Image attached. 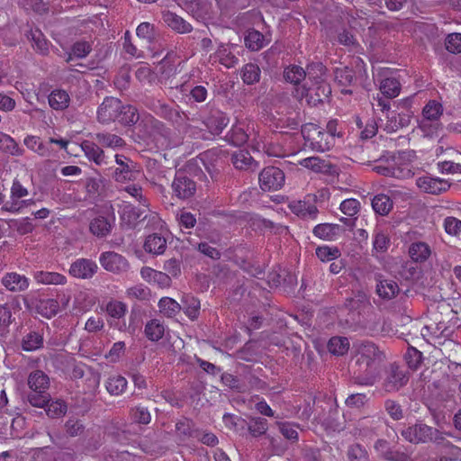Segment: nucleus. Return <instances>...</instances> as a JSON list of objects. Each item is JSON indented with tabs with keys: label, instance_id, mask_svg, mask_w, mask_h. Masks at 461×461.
I'll use <instances>...</instances> for the list:
<instances>
[{
	"label": "nucleus",
	"instance_id": "nucleus-35",
	"mask_svg": "<svg viewBox=\"0 0 461 461\" xmlns=\"http://www.w3.org/2000/svg\"><path fill=\"white\" fill-rule=\"evenodd\" d=\"M143 214L144 212L140 209L131 204H127L124 205L122 210L121 218L122 221H127L128 224L133 225L137 221L145 219L146 215Z\"/></svg>",
	"mask_w": 461,
	"mask_h": 461
},
{
	"label": "nucleus",
	"instance_id": "nucleus-46",
	"mask_svg": "<svg viewBox=\"0 0 461 461\" xmlns=\"http://www.w3.org/2000/svg\"><path fill=\"white\" fill-rule=\"evenodd\" d=\"M268 429V422L266 419L256 417L251 418L248 422V430L252 437L264 435Z\"/></svg>",
	"mask_w": 461,
	"mask_h": 461
},
{
	"label": "nucleus",
	"instance_id": "nucleus-39",
	"mask_svg": "<svg viewBox=\"0 0 461 461\" xmlns=\"http://www.w3.org/2000/svg\"><path fill=\"white\" fill-rule=\"evenodd\" d=\"M28 39L32 41V48L36 51L41 54H45L48 51L49 47L47 40L40 30H31L28 34Z\"/></svg>",
	"mask_w": 461,
	"mask_h": 461
},
{
	"label": "nucleus",
	"instance_id": "nucleus-31",
	"mask_svg": "<svg viewBox=\"0 0 461 461\" xmlns=\"http://www.w3.org/2000/svg\"><path fill=\"white\" fill-rule=\"evenodd\" d=\"M49 382L48 375L41 370L32 372L28 377V385L32 391H46Z\"/></svg>",
	"mask_w": 461,
	"mask_h": 461
},
{
	"label": "nucleus",
	"instance_id": "nucleus-64",
	"mask_svg": "<svg viewBox=\"0 0 461 461\" xmlns=\"http://www.w3.org/2000/svg\"><path fill=\"white\" fill-rule=\"evenodd\" d=\"M389 245L388 237L381 232L377 231L375 235L373 241V252L374 253H384L387 250Z\"/></svg>",
	"mask_w": 461,
	"mask_h": 461
},
{
	"label": "nucleus",
	"instance_id": "nucleus-50",
	"mask_svg": "<svg viewBox=\"0 0 461 461\" xmlns=\"http://www.w3.org/2000/svg\"><path fill=\"white\" fill-rule=\"evenodd\" d=\"M284 77L287 82L297 85L305 79V69L296 65L290 66L285 69Z\"/></svg>",
	"mask_w": 461,
	"mask_h": 461
},
{
	"label": "nucleus",
	"instance_id": "nucleus-12",
	"mask_svg": "<svg viewBox=\"0 0 461 461\" xmlns=\"http://www.w3.org/2000/svg\"><path fill=\"white\" fill-rule=\"evenodd\" d=\"M325 72L326 68L321 63H312L305 69V78L311 80L313 85H318L317 90H321L322 95L328 96L331 91L330 86L324 82Z\"/></svg>",
	"mask_w": 461,
	"mask_h": 461
},
{
	"label": "nucleus",
	"instance_id": "nucleus-47",
	"mask_svg": "<svg viewBox=\"0 0 461 461\" xmlns=\"http://www.w3.org/2000/svg\"><path fill=\"white\" fill-rule=\"evenodd\" d=\"M183 305H184V312L191 319L195 320L198 318L200 313V301L190 295H186L184 297L183 300Z\"/></svg>",
	"mask_w": 461,
	"mask_h": 461
},
{
	"label": "nucleus",
	"instance_id": "nucleus-30",
	"mask_svg": "<svg viewBox=\"0 0 461 461\" xmlns=\"http://www.w3.org/2000/svg\"><path fill=\"white\" fill-rule=\"evenodd\" d=\"M140 115L137 108L132 105H124L120 109L117 121L124 126H131L138 122Z\"/></svg>",
	"mask_w": 461,
	"mask_h": 461
},
{
	"label": "nucleus",
	"instance_id": "nucleus-25",
	"mask_svg": "<svg viewBox=\"0 0 461 461\" xmlns=\"http://www.w3.org/2000/svg\"><path fill=\"white\" fill-rule=\"evenodd\" d=\"M231 162L237 169L248 170L254 169L257 162L254 161L250 154L246 150H239L231 155Z\"/></svg>",
	"mask_w": 461,
	"mask_h": 461
},
{
	"label": "nucleus",
	"instance_id": "nucleus-54",
	"mask_svg": "<svg viewBox=\"0 0 461 461\" xmlns=\"http://www.w3.org/2000/svg\"><path fill=\"white\" fill-rule=\"evenodd\" d=\"M355 79L354 71L348 68H337L335 70V80L342 86H350Z\"/></svg>",
	"mask_w": 461,
	"mask_h": 461
},
{
	"label": "nucleus",
	"instance_id": "nucleus-43",
	"mask_svg": "<svg viewBox=\"0 0 461 461\" xmlns=\"http://www.w3.org/2000/svg\"><path fill=\"white\" fill-rule=\"evenodd\" d=\"M144 331L149 340L158 341L164 336L165 328L158 320H151L146 324Z\"/></svg>",
	"mask_w": 461,
	"mask_h": 461
},
{
	"label": "nucleus",
	"instance_id": "nucleus-27",
	"mask_svg": "<svg viewBox=\"0 0 461 461\" xmlns=\"http://www.w3.org/2000/svg\"><path fill=\"white\" fill-rule=\"evenodd\" d=\"M214 56L221 65L228 68H234L239 61L238 58L230 50V47L225 44H221L218 47Z\"/></svg>",
	"mask_w": 461,
	"mask_h": 461
},
{
	"label": "nucleus",
	"instance_id": "nucleus-44",
	"mask_svg": "<svg viewBox=\"0 0 461 461\" xmlns=\"http://www.w3.org/2000/svg\"><path fill=\"white\" fill-rule=\"evenodd\" d=\"M24 145L32 149V151L38 153L40 156L48 157L50 156V149L46 144H44L39 137L36 136H27L24 139Z\"/></svg>",
	"mask_w": 461,
	"mask_h": 461
},
{
	"label": "nucleus",
	"instance_id": "nucleus-36",
	"mask_svg": "<svg viewBox=\"0 0 461 461\" xmlns=\"http://www.w3.org/2000/svg\"><path fill=\"white\" fill-rule=\"evenodd\" d=\"M43 345L42 336L36 331H30L22 340V348L25 351H33L39 349Z\"/></svg>",
	"mask_w": 461,
	"mask_h": 461
},
{
	"label": "nucleus",
	"instance_id": "nucleus-4",
	"mask_svg": "<svg viewBox=\"0 0 461 461\" xmlns=\"http://www.w3.org/2000/svg\"><path fill=\"white\" fill-rule=\"evenodd\" d=\"M447 434L442 433L425 424L415 425L409 429L408 435L405 437L411 442H427L433 441L436 444H442Z\"/></svg>",
	"mask_w": 461,
	"mask_h": 461
},
{
	"label": "nucleus",
	"instance_id": "nucleus-24",
	"mask_svg": "<svg viewBox=\"0 0 461 461\" xmlns=\"http://www.w3.org/2000/svg\"><path fill=\"white\" fill-rule=\"evenodd\" d=\"M95 140L104 148L122 149L126 146V142L122 137L110 132L96 133Z\"/></svg>",
	"mask_w": 461,
	"mask_h": 461
},
{
	"label": "nucleus",
	"instance_id": "nucleus-9",
	"mask_svg": "<svg viewBox=\"0 0 461 461\" xmlns=\"http://www.w3.org/2000/svg\"><path fill=\"white\" fill-rule=\"evenodd\" d=\"M122 108L121 100L115 97H106L97 110L98 122L108 124L117 121L120 109Z\"/></svg>",
	"mask_w": 461,
	"mask_h": 461
},
{
	"label": "nucleus",
	"instance_id": "nucleus-34",
	"mask_svg": "<svg viewBox=\"0 0 461 461\" xmlns=\"http://www.w3.org/2000/svg\"><path fill=\"white\" fill-rule=\"evenodd\" d=\"M399 286L393 280H382L376 285L377 294L384 299H392L399 292Z\"/></svg>",
	"mask_w": 461,
	"mask_h": 461
},
{
	"label": "nucleus",
	"instance_id": "nucleus-48",
	"mask_svg": "<svg viewBox=\"0 0 461 461\" xmlns=\"http://www.w3.org/2000/svg\"><path fill=\"white\" fill-rule=\"evenodd\" d=\"M59 305L58 301L54 299L41 300L37 304L38 312L47 318H51L59 312Z\"/></svg>",
	"mask_w": 461,
	"mask_h": 461
},
{
	"label": "nucleus",
	"instance_id": "nucleus-63",
	"mask_svg": "<svg viewBox=\"0 0 461 461\" xmlns=\"http://www.w3.org/2000/svg\"><path fill=\"white\" fill-rule=\"evenodd\" d=\"M92 50V46L88 41H80L73 44L71 54L78 59L86 57Z\"/></svg>",
	"mask_w": 461,
	"mask_h": 461
},
{
	"label": "nucleus",
	"instance_id": "nucleus-19",
	"mask_svg": "<svg viewBox=\"0 0 461 461\" xmlns=\"http://www.w3.org/2000/svg\"><path fill=\"white\" fill-rule=\"evenodd\" d=\"M112 228V221L104 216L94 218L89 224L91 233L100 238L107 236L111 232Z\"/></svg>",
	"mask_w": 461,
	"mask_h": 461
},
{
	"label": "nucleus",
	"instance_id": "nucleus-21",
	"mask_svg": "<svg viewBox=\"0 0 461 461\" xmlns=\"http://www.w3.org/2000/svg\"><path fill=\"white\" fill-rule=\"evenodd\" d=\"M228 122L229 119L225 114L216 111L206 119L205 125L210 132L218 135L227 126Z\"/></svg>",
	"mask_w": 461,
	"mask_h": 461
},
{
	"label": "nucleus",
	"instance_id": "nucleus-2",
	"mask_svg": "<svg viewBox=\"0 0 461 461\" xmlns=\"http://www.w3.org/2000/svg\"><path fill=\"white\" fill-rule=\"evenodd\" d=\"M302 134L307 145L317 152L328 151L335 145L331 134L314 123L304 124L302 127Z\"/></svg>",
	"mask_w": 461,
	"mask_h": 461
},
{
	"label": "nucleus",
	"instance_id": "nucleus-55",
	"mask_svg": "<svg viewBox=\"0 0 461 461\" xmlns=\"http://www.w3.org/2000/svg\"><path fill=\"white\" fill-rule=\"evenodd\" d=\"M340 255V250L337 247L321 246L316 249V256L323 262L337 259Z\"/></svg>",
	"mask_w": 461,
	"mask_h": 461
},
{
	"label": "nucleus",
	"instance_id": "nucleus-8",
	"mask_svg": "<svg viewBox=\"0 0 461 461\" xmlns=\"http://www.w3.org/2000/svg\"><path fill=\"white\" fill-rule=\"evenodd\" d=\"M99 262L106 271L113 274H122L130 268L128 260L114 251L103 252L100 255Z\"/></svg>",
	"mask_w": 461,
	"mask_h": 461
},
{
	"label": "nucleus",
	"instance_id": "nucleus-16",
	"mask_svg": "<svg viewBox=\"0 0 461 461\" xmlns=\"http://www.w3.org/2000/svg\"><path fill=\"white\" fill-rule=\"evenodd\" d=\"M81 149L84 151L85 156L95 165L102 167L109 164L104 151L98 144L90 140H84L81 143Z\"/></svg>",
	"mask_w": 461,
	"mask_h": 461
},
{
	"label": "nucleus",
	"instance_id": "nucleus-22",
	"mask_svg": "<svg viewBox=\"0 0 461 461\" xmlns=\"http://www.w3.org/2000/svg\"><path fill=\"white\" fill-rule=\"evenodd\" d=\"M48 101L52 109L63 111L68 107L70 97L65 90L55 89L50 94Z\"/></svg>",
	"mask_w": 461,
	"mask_h": 461
},
{
	"label": "nucleus",
	"instance_id": "nucleus-45",
	"mask_svg": "<svg viewBox=\"0 0 461 461\" xmlns=\"http://www.w3.org/2000/svg\"><path fill=\"white\" fill-rule=\"evenodd\" d=\"M443 113V107L440 103L432 100L429 101L422 110V115L425 120L438 121Z\"/></svg>",
	"mask_w": 461,
	"mask_h": 461
},
{
	"label": "nucleus",
	"instance_id": "nucleus-40",
	"mask_svg": "<svg viewBox=\"0 0 461 461\" xmlns=\"http://www.w3.org/2000/svg\"><path fill=\"white\" fill-rule=\"evenodd\" d=\"M22 198H14L13 197V194L11 193L10 200L7 201L3 206L2 211H5L12 213H18L23 208L32 205L34 203V201L32 199L21 200Z\"/></svg>",
	"mask_w": 461,
	"mask_h": 461
},
{
	"label": "nucleus",
	"instance_id": "nucleus-38",
	"mask_svg": "<svg viewBox=\"0 0 461 461\" xmlns=\"http://www.w3.org/2000/svg\"><path fill=\"white\" fill-rule=\"evenodd\" d=\"M260 68L257 64L248 63L241 70V77L245 84L252 85L260 79Z\"/></svg>",
	"mask_w": 461,
	"mask_h": 461
},
{
	"label": "nucleus",
	"instance_id": "nucleus-13",
	"mask_svg": "<svg viewBox=\"0 0 461 461\" xmlns=\"http://www.w3.org/2000/svg\"><path fill=\"white\" fill-rule=\"evenodd\" d=\"M416 185L421 191L431 194L446 192L450 186V183L446 179L428 176L419 177Z\"/></svg>",
	"mask_w": 461,
	"mask_h": 461
},
{
	"label": "nucleus",
	"instance_id": "nucleus-14",
	"mask_svg": "<svg viewBox=\"0 0 461 461\" xmlns=\"http://www.w3.org/2000/svg\"><path fill=\"white\" fill-rule=\"evenodd\" d=\"M2 285L12 293H21L28 289L29 279L16 272L5 273L1 279Z\"/></svg>",
	"mask_w": 461,
	"mask_h": 461
},
{
	"label": "nucleus",
	"instance_id": "nucleus-32",
	"mask_svg": "<svg viewBox=\"0 0 461 461\" xmlns=\"http://www.w3.org/2000/svg\"><path fill=\"white\" fill-rule=\"evenodd\" d=\"M374 211L380 215H387L393 208V201L384 194L375 195L372 200Z\"/></svg>",
	"mask_w": 461,
	"mask_h": 461
},
{
	"label": "nucleus",
	"instance_id": "nucleus-52",
	"mask_svg": "<svg viewBox=\"0 0 461 461\" xmlns=\"http://www.w3.org/2000/svg\"><path fill=\"white\" fill-rule=\"evenodd\" d=\"M104 310L110 317L119 320L126 314L127 306L122 302L111 300L107 303Z\"/></svg>",
	"mask_w": 461,
	"mask_h": 461
},
{
	"label": "nucleus",
	"instance_id": "nucleus-29",
	"mask_svg": "<svg viewBox=\"0 0 461 461\" xmlns=\"http://www.w3.org/2000/svg\"><path fill=\"white\" fill-rule=\"evenodd\" d=\"M33 276L37 283L42 285H64L67 282L65 276L56 272L38 271Z\"/></svg>",
	"mask_w": 461,
	"mask_h": 461
},
{
	"label": "nucleus",
	"instance_id": "nucleus-49",
	"mask_svg": "<svg viewBox=\"0 0 461 461\" xmlns=\"http://www.w3.org/2000/svg\"><path fill=\"white\" fill-rule=\"evenodd\" d=\"M347 456L348 461H370L367 450L358 443L348 447Z\"/></svg>",
	"mask_w": 461,
	"mask_h": 461
},
{
	"label": "nucleus",
	"instance_id": "nucleus-58",
	"mask_svg": "<svg viewBox=\"0 0 461 461\" xmlns=\"http://www.w3.org/2000/svg\"><path fill=\"white\" fill-rule=\"evenodd\" d=\"M374 170L382 176H393L395 178H401L402 176V170L400 167H395L389 161L385 165L380 164L374 167Z\"/></svg>",
	"mask_w": 461,
	"mask_h": 461
},
{
	"label": "nucleus",
	"instance_id": "nucleus-17",
	"mask_svg": "<svg viewBox=\"0 0 461 461\" xmlns=\"http://www.w3.org/2000/svg\"><path fill=\"white\" fill-rule=\"evenodd\" d=\"M162 19L167 26L178 33H187L192 31L190 23L171 11H164L162 13Z\"/></svg>",
	"mask_w": 461,
	"mask_h": 461
},
{
	"label": "nucleus",
	"instance_id": "nucleus-57",
	"mask_svg": "<svg viewBox=\"0 0 461 461\" xmlns=\"http://www.w3.org/2000/svg\"><path fill=\"white\" fill-rule=\"evenodd\" d=\"M50 396L46 391H32L28 394V402L34 407L45 408Z\"/></svg>",
	"mask_w": 461,
	"mask_h": 461
},
{
	"label": "nucleus",
	"instance_id": "nucleus-59",
	"mask_svg": "<svg viewBox=\"0 0 461 461\" xmlns=\"http://www.w3.org/2000/svg\"><path fill=\"white\" fill-rule=\"evenodd\" d=\"M65 429L70 437H77L83 434L85 426L80 420L69 418L65 423Z\"/></svg>",
	"mask_w": 461,
	"mask_h": 461
},
{
	"label": "nucleus",
	"instance_id": "nucleus-26",
	"mask_svg": "<svg viewBox=\"0 0 461 461\" xmlns=\"http://www.w3.org/2000/svg\"><path fill=\"white\" fill-rule=\"evenodd\" d=\"M302 167L311 169L316 173H328L330 171L331 165L319 157H309L298 162Z\"/></svg>",
	"mask_w": 461,
	"mask_h": 461
},
{
	"label": "nucleus",
	"instance_id": "nucleus-33",
	"mask_svg": "<svg viewBox=\"0 0 461 461\" xmlns=\"http://www.w3.org/2000/svg\"><path fill=\"white\" fill-rule=\"evenodd\" d=\"M106 390L112 395H120L127 388V380L119 375L110 376L105 384Z\"/></svg>",
	"mask_w": 461,
	"mask_h": 461
},
{
	"label": "nucleus",
	"instance_id": "nucleus-56",
	"mask_svg": "<svg viewBox=\"0 0 461 461\" xmlns=\"http://www.w3.org/2000/svg\"><path fill=\"white\" fill-rule=\"evenodd\" d=\"M375 449L381 452L382 456L388 460L402 461V454L388 450V442L384 439H378L375 443Z\"/></svg>",
	"mask_w": 461,
	"mask_h": 461
},
{
	"label": "nucleus",
	"instance_id": "nucleus-61",
	"mask_svg": "<svg viewBox=\"0 0 461 461\" xmlns=\"http://www.w3.org/2000/svg\"><path fill=\"white\" fill-rule=\"evenodd\" d=\"M405 361L411 370H416L421 363V353L413 347L408 348Z\"/></svg>",
	"mask_w": 461,
	"mask_h": 461
},
{
	"label": "nucleus",
	"instance_id": "nucleus-51",
	"mask_svg": "<svg viewBox=\"0 0 461 461\" xmlns=\"http://www.w3.org/2000/svg\"><path fill=\"white\" fill-rule=\"evenodd\" d=\"M158 307L160 312L167 317L175 316L181 309L180 304L169 297H163L160 299L158 302Z\"/></svg>",
	"mask_w": 461,
	"mask_h": 461
},
{
	"label": "nucleus",
	"instance_id": "nucleus-5",
	"mask_svg": "<svg viewBox=\"0 0 461 461\" xmlns=\"http://www.w3.org/2000/svg\"><path fill=\"white\" fill-rule=\"evenodd\" d=\"M316 195L309 194L303 200H294L289 203V209L297 216L305 220H315L319 210L315 205Z\"/></svg>",
	"mask_w": 461,
	"mask_h": 461
},
{
	"label": "nucleus",
	"instance_id": "nucleus-23",
	"mask_svg": "<svg viewBox=\"0 0 461 461\" xmlns=\"http://www.w3.org/2000/svg\"><path fill=\"white\" fill-rule=\"evenodd\" d=\"M144 249L154 255L163 254L167 249V240L157 233L149 235L145 240Z\"/></svg>",
	"mask_w": 461,
	"mask_h": 461
},
{
	"label": "nucleus",
	"instance_id": "nucleus-53",
	"mask_svg": "<svg viewBox=\"0 0 461 461\" xmlns=\"http://www.w3.org/2000/svg\"><path fill=\"white\" fill-rule=\"evenodd\" d=\"M130 416L133 422L147 425L151 420L149 410L143 406H136L130 410Z\"/></svg>",
	"mask_w": 461,
	"mask_h": 461
},
{
	"label": "nucleus",
	"instance_id": "nucleus-62",
	"mask_svg": "<svg viewBox=\"0 0 461 461\" xmlns=\"http://www.w3.org/2000/svg\"><path fill=\"white\" fill-rule=\"evenodd\" d=\"M447 51L457 54L461 52V33H450L445 41Z\"/></svg>",
	"mask_w": 461,
	"mask_h": 461
},
{
	"label": "nucleus",
	"instance_id": "nucleus-7",
	"mask_svg": "<svg viewBox=\"0 0 461 461\" xmlns=\"http://www.w3.org/2000/svg\"><path fill=\"white\" fill-rule=\"evenodd\" d=\"M171 186L174 194L181 200L191 198L196 192V183L181 171L176 173Z\"/></svg>",
	"mask_w": 461,
	"mask_h": 461
},
{
	"label": "nucleus",
	"instance_id": "nucleus-18",
	"mask_svg": "<svg viewBox=\"0 0 461 461\" xmlns=\"http://www.w3.org/2000/svg\"><path fill=\"white\" fill-rule=\"evenodd\" d=\"M408 252L412 261L422 263L430 257L431 249L428 243L424 241H417L410 245Z\"/></svg>",
	"mask_w": 461,
	"mask_h": 461
},
{
	"label": "nucleus",
	"instance_id": "nucleus-15",
	"mask_svg": "<svg viewBox=\"0 0 461 461\" xmlns=\"http://www.w3.org/2000/svg\"><path fill=\"white\" fill-rule=\"evenodd\" d=\"M97 268L98 267L95 262L86 258H80L70 266L69 273L74 277L88 279L96 273Z\"/></svg>",
	"mask_w": 461,
	"mask_h": 461
},
{
	"label": "nucleus",
	"instance_id": "nucleus-6",
	"mask_svg": "<svg viewBox=\"0 0 461 461\" xmlns=\"http://www.w3.org/2000/svg\"><path fill=\"white\" fill-rule=\"evenodd\" d=\"M258 182L263 191H276L284 185L285 174L276 167H267L259 173Z\"/></svg>",
	"mask_w": 461,
	"mask_h": 461
},
{
	"label": "nucleus",
	"instance_id": "nucleus-60",
	"mask_svg": "<svg viewBox=\"0 0 461 461\" xmlns=\"http://www.w3.org/2000/svg\"><path fill=\"white\" fill-rule=\"evenodd\" d=\"M47 409L46 412L48 416L51 418H56L64 415L67 412V405L63 401H55L50 403V402L46 404Z\"/></svg>",
	"mask_w": 461,
	"mask_h": 461
},
{
	"label": "nucleus",
	"instance_id": "nucleus-20",
	"mask_svg": "<svg viewBox=\"0 0 461 461\" xmlns=\"http://www.w3.org/2000/svg\"><path fill=\"white\" fill-rule=\"evenodd\" d=\"M342 227L339 224L321 223L313 228V234L322 240H334L341 231Z\"/></svg>",
	"mask_w": 461,
	"mask_h": 461
},
{
	"label": "nucleus",
	"instance_id": "nucleus-41",
	"mask_svg": "<svg viewBox=\"0 0 461 461\" xmlns=\"http://www.w3.org/2000/svg\"><path fill=\"white\" fill-rule=\"evenodd\" d=\"M380 90L386 97H395L401 92V83L395 78H384L380 84Z\"/></svg>",
	"mask_w": 461,
	"mask_h": 461
},
{
	"label": "nucleus",
	"instance_id": "nucleus-37",
	"mask_svg": "<svg viewBox=\"0 0 461 461\" xmlns=\"http://www.w3.org/2000/svg\"><path fill=\"white\" fill-rule=\"evenodd\" d=\"M0 150L9 153L13 156H21L22 149L19 148L15 140L8 134L0 131Z\"/></svg>",
	"mask_w": 461,
	"mask_h": 461
},
{
	"label": "nucleus",
	"instance_id": "nucleus-3",
	"mask_svg": "<svg viewBox=\"0 0 461 461\" xmlns=\"http://www.w3.org/2000/svg\"><path fill=\"white\" fill-rule=\"evenodd\" d=\"M117 167L112 173V178L121 184L134 181L140 174L138 164L123 154L114 156Z\"/></svg>",
	"mask_w": 461,
	"mask_h": 461
},
{
	"label": "nucleus",
	"instance_id": "nucleus-42",
	"mask_svg": "<svg viewBox=\"0 0 461 461\" xmlns=\"http://www.w3.org/2000/svg\"><path fill=\"white\" fill-rule=\"evenodd\" d=\"M329 351L337 356L346 354L349 348L348 339L345 337H333L328 343Z\"/></svg>",
	"mask_w": 461,
	"mask_h": 461
},
{
	"label": "nucleus",
	"instance_id": "nucleus-11",
	"mask_svg": "<svg viewBox=\"0 0 461 461\" xmlns=\"http://www.w3.org/2000/svg\"><path fill=\"white\" fill-rule=\"evenodd\" d=\"M140 137L145 140H158L162 134L164 125L152 116H147L137 126Z\"/></svg>",
	"mask_w": 461,
	"mask_h": 461
},
{
	"label": "nucleus",
	"instance_id": "nucleus-1",
	"mask_svg": "<svg viewBox=\"0 0 461 461\" xmlns=\"http://www.w3.org/2000/svg\"><path fill=\"white\" fill-rule=\"evenodd\" d=\"M384 358V353L374 343H361L357 348L354 382L361 385H373L378 375V366Z\"/></svg>",
	"mask_w": 461,
	"mask_h": 461
},
{
	"label": "nucleus",
	"instance_id": "nucleus-28",
	"mask_svg": "<svg viewBox=\"0 0 461 461\" xmlns=\"http://www.w3.org/2000/svg\"><path fill=\"white\" fill-rule=\"evenodd\" d=\"M268 41L258 31L251 29L245 36V45L252 51H258L267 44Z\"/></svg>",
	"mask_w": 461,
	"mask_h": 461
},
{
	"label": "nucleus",
	"instance_id": "nucleus-10",
	"mask_svg": "<svg viewBox=\"0 0 461 461\" xmlns=\"http://www.w3.org/2000/svg\"><path fill=\"white\" fill-rule=\"evenodd\" d=\"M383 385L389 393L396 392L402 387L403 373L400 364L393 362L385 367Z\"/></svg>",
	"mask_w": 461,
	"mask_h": 461
}]
</instances>
